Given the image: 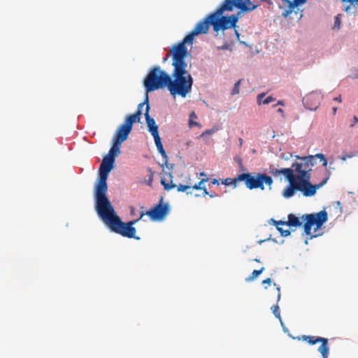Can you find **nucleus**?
<instances>
[{"label":"nucleus","mask_w":358,"mask_h":358,"mask_svg":"<svg viewBox=\"0 0 358 358\" xmlns=\"http://www.w3.org/2000/svg\"><path fill=\"white\" fill-rule=\"evenodd\" d=\"M241 80H238L235 84H234V86L233 87V90H232V92H231V94L232 95H235V94H237L239 93V87H240V84H241Z\"/></svg>","instance_id":"28"},{"label":"nucleus","mask_w":358,"mask_h":358,"mask_svg":"<svg viewBox=\"0 0 358 358\" xmlns=\"http://www.w3.org/2000/svg\"><path fill=\"white\" fill-rule=\"evenodd\" d=\"M243 144V139L242 138H239V145L241 146Z\"/></svg>","instance_id":"47"},{"label":"nucleus","mask_w":358,"mask_h":358,"mask_svg":"<svg viewBox=\"0 0 358 358\" xmlns=\"http://www.w3.org/2000/svg\"><path fill=\"white\" fill-rule=\"evenodd\" d=\"M329 354V348L327 349V353L324 355V353H321L322 358H327Z\"/></svg>","instance_id":"39"},{"label":"nucleus","mask_w":358,"mask_h":358,"mask_svg":"<svg viewBox=\"0 0 358 358\" xmlns=\"http://www.w3.org/2000/svg\"><path fill=\"white\" fill-rule=\"evenodd\" d=\"M275 224L276 225L277 229L280 231L282 236L286 237L290 235V231L288 229L285 230L283 228L279 227L280 224H277L275 222Z\"/></svg>","instance_id":"27"},{"label":"nucleus","mask_w":358,"mask_h":358,"mask_svg":"<svg viewBox=\"0 0 358 358\" xmlns=\"http://www.w3.org/2000/svg\"><path fill=\"white\" fill-rule=\"evenodd\" d=\"M263 1L264 0H224L220 5L219 12H231L234 8H237L238 10L237 13L232 14L231 16H236L238 22L242 13L255 10L261 5Z\"/></svg>","instance_id":"6"},{"label":"nucleus","mask_w":358,"mask_h":358,"mask_svg":"<svg viewBox=\"0 0 358 358\" xmlns=\"http://www.w3.org/2000/svg\"><path fill=\"white\" fill-rule=\"evenodd\" d=\"M208 180V178L201 179L198 183L192 184L191 179L189 177H188L187 180L185 182V184L182 185L180 184L178 185H176L175 184H172V182L171 184L166 183L164 180H161V183L164 186V189L166 190H170L174 187H177V189L178 192H185L187 189H189L191 188L194 189H201L204 187L202 186V184H203L205 182H207Z\"/></svg>","instance_id":"10"},{"label":"nucleus","mask_w":358,"mask_h":358,"mask_svg":"<svg viewBox=\"0 0 358 358\" xmlns=\"http://www.w3.org/2000/svg\"><path fill=\"white\" fill-rule=\"evenodd\" d=\"M357 152H356V153L351 152V153H349V154H345V155H343L341 157V160H343V161H345L347 159H348V158H352V157H355V156H357Z\"/></svg>","instance_id":"31"},{"label":"nucleus","mask_w":358,"mask_h":358,"mask_svg":"<svg viewBox=\"0 0 358 358\" xmlns=\"http://www.w3.org/2000/svg\"><path fill=\"white\" fill-rule=\"evenodd\" d=\"M200 176H206V173L204 172H201V173H200Z\"/></svg>","instance_id":"49"},{"label":"nucleus","mask_w":358,"mask_h":358,"mask_svg":"<svg viewBox=\"0 0 358 358\" xmlns=\"http://www.w3.org/2000/svg\"><path fill=\"white\" fill-rule=\"evenodd\" d=\"M172 65L173 79L159 66L150 69L143 82L147 92L167 87L172 96L179 95L183 98L190 92L193 78L188 70L174 59Z\"/></svg>","instance_id":"1"},{"label":"nucleus","mask_w":358,"mask_h":358,"mask_svg":"<svg viewBox=\"0 0 358 358\" xmlns=\"http://www.w3.org/2000/svg\"><path fill=\"white\" fill-rule=\"evenodd\" d=\"M276 293H277V303L280 301V289L279 287H276Z\"/></svg>","instance_id":"36"},{"label":"nucleus","mask_w":358,"mask_h":358,"mask_svg":"<svg viewBox=\"0 0 358 358\" xmlns=\"http://www.w3.org/2000/svg\"><path fill=\"white\" fill-rule=\"evenodd\" d=\"M272 282V280L271 278H268L262 281V284H268L271 285Z\"/></svg>","instance_id":"38"},{"label":"nucleus","mask_w":358,"mask_h":358,"mask_svg":"<svg viewBox=\"0 0 358 358\" xmlns=\"http://www.w3.org/2000/svg\"><path fill=\"white\" fill-rule=\"evenodd\" d=\"M131 131V129H129V127L122 124L117 129L115 134L113 137V139L120 143H123L124 141L127 139L128 136Z\"/></svg>","instance_id":"18"},{"label":"nucleus","mask_w":358,"mask_h":358,"mask_svg":"<svg viewBox=\"0 0 358 358\" xmlns=\"http://www.w3.org/2000/svg\"><path fill=\"white\" fill-rule=\"evenodd\" d=\"M342 3H350L352 5L357 4L358 0H341Z\"/></svg>","instance_id":"35"},{"label":"nucleus","mask_w":358,"mask_h":358,"mask_svg":"<svg viewBox=\"0 0 358 358\" xmlns=\"http://www.w3.org/2000/svg\"><path fill=\"white\" fill-rule=\"evenodd\" d=\"M336 110H337V108H333V111H334V114L336 113Z\"/></svg>","instance_id":"48"},{"label":"nucleus","mask_w":358,"mask_h":358,"mask_svg":"<svg viewBox=\"0 0 358 358\" xmlns=\"http://www.w3.org/2000/svg\"><path fill=\"white\" fill-rule=\"evenodd\" d=\"M148 171H149V178L148 180V185L151 186L152 180H153V173H154L152 171L151 169H150V168L148 169Z\"/></svg>","instance_id":"33"},{"label":"nucleus","mask_w":358,"mask_h":358,"mask_svg":"<svg viewBox=\"0 0 358 358\" xmlns=\"http://www.w3.org/2000/svg\"><path fill=\"white\" fill-rule=\"evenodd\" d=\"M196 113L192 111L190 114H189V127H193L194 126H196V127H199V128L201 127V124H199V122H194L193 120V119H195L196 118Z\"/></svg>","instance_id":"23"},{"label":"nucleus","mask_w":358,"mask_h":358,"mask_svg":"<svg viewBox=\"0 0 358 358\" xmlns=\"http://www.w3.org/2000/svg\"><path fill=\"white\" fill-rule=\"evenodd\" d=\"M311 171L301 161L294 162L290 168L278 169L270 166L269 173L274 176L280 174L284 175L289 185L284 189L282 196L285 198H290L296 192H301L306 197L314 196L317 190L322 187L327 180L329 176L318 184L313 185L310 182Z\"/></svg>","instance_id":"2"},{"label":"nucleus","mask_w":358,"mask_h":358,"mask_svg":"<svg viewBox=\"0 0 358 358\" xmlns=\"http://www.w3.org/2000/svg\"><path fill=\"white\" fill-rule=\"evenodd\" d=\"M296 157L301 161L305 165H307V167L310 169V170L313 171V167L317 164V159L319 158L320 161L322 162V166H327V160L322 153H318L315 155H308L306 157H299L296 156Z\"/></svg>","instance_id":"12"},{"label":"nucleus","mask_w":358,"mask_h":358,"mask_svg":"<svg viewBox=\"0 0 358 358\" xmlns=\"http://www.w3.org/2000/svg\"><path fill=\"white\" fill-rule=\"evenodd\" d=\"M278 105L284 106V102L282 101H278V103L273 106V107H275Z\"/></svg>","instance_id":"43"},{"label":"nucleus","mask_w":358,"mask_h":358,"mask_svg":"<svg viewBox=\"0 0 358 358\" xmlns=\"http://www.w3.org/2000/svg\"><path fill=\"white\" fill-rule=\"evenodd\" d=\"M215 132V129H207L199 136V138H203L206 135H212Z\"/></svg>","instance_id":"30"},{"label":"nucleus","mask_w":358,"mask_h":358,"mask_svg":"<svg viewBox=\"0 0 358 358\" xmlns=\"http://www.w3.org/2000/svg\"><path fill=\"white\" fill-rule=\"evenodd\" d=\"M334 101H338V102H341V96L339 95L338 96L334 98Z\"/></svg>","instance_id":"44"},{"label":"nucleus","mask_w":358,"mask_h":358,"mask_svg":"<svg viewBox=\"0 0 358 358\" xmlns=\"http://www.w3.org/2000/svg\"><path fill=\"white\" fill-rule=\"evenodd\" d=\"M264 271V267H262L259 270H254L251 275L246 279L247 281L255 280L259 275Z\"/></svg>","instance_id":"25"},{"label":"nucleus","mask_w":358,"mask_h":358,"mask_svg":"<svg viewBox=\"0 0 358 358\" xmlns=\"http://www.w3.org/2000/svg\"><path fill=\"white\" fill-rule=\"evenodd\" d=\"M211 183L213 184V185H219V180L217 179H213L211 181Z\"/></svg>","instance_id":"42"},{"label":"nucleus","mask_w":358,"mask_h":358,"mask_svg":"<svg viewBox=\"0 0 358 358\" xmlns=\"http://www.w3.org/2000/svg\"><path fill=\"white\" fill-rule=\"evenodd\" d=\"M358 123V117L356 115H354L352 120L351 121V123L350 124V127H353L355 125H356Z\"/></svg>","instance_id":"34"},{"label":"nucleus","mask_w":358,"mask_h":358,"mask_svg":"<svg viewBox=\"0 0 358 358\" xmlns=\"http://www.w3.org/2000/svg\"><path fill=\"white\" fill-rule=\"evenodd\" d=\"M210 14L206 17L199 21L192 29L196 35L200 34H206L209 29V26L211 25Z\"/></svg>","instance_id":"17"},{"label":"nucleus","mask_w":358,"mask_h":358,"mask_svg":"<svg viewBox=\"0 0 358 358\" xmlns=\"http://www.w3.org/2000/svg\"><path fill=\"white\" fill-rule=\"evenodd\" d=\"M306 221L303 225L304 233L310 235L311 227H315V230L320 229L328 220L326 210H323L317 213L306 214L302 216Z\"/></svg>","instance_id":"9"},{"label":"nucleus","mask_w":358,"mask_h":358,"mask_svg":"<svg viewBox=\"0 0 358 358\" xmlns=\"http://www.w3.org/2000/svg\"><path fill=\"white\" fill-rule=\"evenodd\" d=\"M208 196H209L210 197L213 198V197H215V196H217V194H210V193H209Z\"/></svg>","instance_id":"46"},{"label":"nucleus","mask_w":358,"mask_h":358,"mask_svg":"<svg viewBox=\"0 0 358 358\" xmlns=\"http://www.w3.org/2000/svg\"><path fill=\"white\" fill-rule=\"evenodd\" d=\"M321 99V94L314 92L307 94L303 101L308 109L315 110L320 105Z\"/></svg>","instance_id":"14"},{"label":"nucleus","mask_w":358,"mask_h":358,"mask_svg":"<svg viewBox=\"0 0 358 358\" xmlns=\"http://www.w3.org/2000/svg\"><path fill=\"white\" fill-rule=\"evenodd\" d=\"M350 8V6H347L345 10H348Z\"/></svg>","instance_id":"50"},{"label":"nucleus","mask_w":358,"mask_h":358,"mask_svg":"<svg viewBox=\"0 0 358 358\" xmlns=\"http://www.w3.org/2000/svg\"><path fill=\"white\" fill-rule=\"evenodd\" d=\"M145 104V101L138 104V109L136 111L134 114L128 115L123 123L125 126L129 127V129H132V126L134 122H140L141 120V115L142 114L141 108L143 107V106Z\"/></svg>","instance_id":"16"},{"label":"nucleus","mask_w":358,"mask_h":358,"mask_svg":"<svg viewBox=\"0 0 358 358\" xmlns=\"http://www.w3.org/2000/svg\"><path fill=\"white\" fill-rule=\"evenodd\" d=\"M303 341H307L310 345H315L317 343L320 342L322 344L318 348V351L320 353H324V355L327 353V349L329 348L328 346V339L323 337H315L313 336H302Z\"/></svg>","instance_id":"13"},{"label":"nucleus","mask_w":358,"mask_h":358,"mask_svg":"<svg viewBox=\"0 0 358 358\" xmlns=\"http://www.w3.org/2000/svg\"><path fill=\"white\" fill-rule=\"evenodd\" d=\"M146 104V109L145 113V117L148 127V131L151 133L152 136H157L158 132V126L156 124L155 120L149 115L150 106L148 103V96H146L145 99Z\"/></svg>","instance_id":"15"},{"label":"nucleus","mask_w":358,"mask_h":358,"mask_svg":"<svg viewBox=\"0 0 358 358\" xmlns=\"http://www.w3.org/2000/svg\"><path fill=\"white\" fill-rule=\"evenodd\" d=\"M95 208L99 217L111 231L124 237L139 239V237L136 236V229L133 225L144 216L145 213L143 211L140 213L139 219L125 223L116 214L110 201L95 205Z\"/></svg>","instance_id":"3"},{"label":"nucleus","mask_w":358,"mask_h":358,"mask_svg":"<svg viewBox=\"0 0 358 358\" xmlns=\"http://www.w3.org/2000/svg\"><path fill=\"white\" fill-rule=\"evenodd\" d=\"M122 143L113 139V145L111 146L108 154L105 156L107 158H110L115 161V158L120 154V146Z\"/></svg>","instance_id":"20"},{"label":"nucleus","mask_w":358,"mask_h":358,"mask_svg":"<svg viewBox=\"0 0 358 358\" xmlns=\"http://www.w3.org/2000/svg\"><path fill=\"white\" fill-rule=\"evenodd\" d=\"M115 161L110 158L103 157L99 170V180L95 185L94 198L96 205L110 201L106 196L108 190L107 179L109 173L113 169Z\"/></svg>","instance_id":"4"},{"label":"nucleus","mask_w":358,"mask_h":358,"mask_svg":"<svg viewBox=\"0 0 358 358\" xmlns=\"http://www.w3.org/2000/svg\"><path fill=\"white\" fill-rule=\"evenodd\" d=\"M265 96L264 93L259 94L257 97V102L259 105L261 104H268L275 100V99L271 96H268L266 99L263 100V98Z\"/></svg>","instance_id":"22"},{"label":"nucleus","mask_w":358,"mask_h":358,"mask_svg":"<svg viewBox=\"0 0 358 358\" xmlns=\"http://www.w3.org/2000/svg\"><path fill=\"white\" fill-rule=\"evenodd\" d=\"M238 179V176L234 178H227L224 180H222V183L228 186V185H234V187L236 186V183L238 182H240L241 181V180H237Z\"/></svg>","instance_id":"24"},{"label":"nucleus","mask_w":358,"mask_h":358,"mask_svg":"<svg viewBox=\"0 0 358 358\" xmlns=\"http://www.w3.org/2000/svg\"><path fill=\"white\" fill-rule=\"evenodd\" d=\"M220 6L212 13H210L211 26L214 31L218 32L222 30L224 31L230 29H233L234 34L235 35L237 41L241 43H245L240 40V34L237 30V17L223 15L224 12H219Z\"/></svg>","instance_id":"5"},{"label":"nucleus","mask_w":358,"mask_h":358,"mask_svg":"<svg viewBox=\"0 0 358 358\" xmlns=\"http://www.w3.org/2000/svg\"><path fill=\"white\" fill-rule=\"evenodd\" d=\"M255 261L257 262H259V259H255Z\"/></svg>","instance_id":"51"},{"label":"nucleus","mask_w":358,"mask_h":358,"mask_svg":"<svg viewBox=\"0 0 358 358\" xmlns=\"http://www.w3.org/2000/svg\"><path fill=\"white\" fill-rule=\"evenodd\" d=\"M197 35L192 30V31L187 35L182 41L174 45L171 50L173 59L176 61L186 69L187 68V64L185 62V58L187 56L188 51L185 44L187 43L192 45L194 38Z\"/></svg>","instance_id":"8"},{"label":"nucleus","mask_w":358,"mask_h":358,"mask_svg":"<svg viewBox=\"0 0 358 358\" xmlns=\"http://www.w3.org/2000/svg\"><path fill=\"white\" fill-rule=\"evenodd\" d=\"M277 112H278V113H280V114H281V115H282V117L283 118H285V113H284V110H283V109H282V108H278V110H277Z\"/></svg>","instance_id":"40"},{"label":"nucleus","mask_w":358,"mask_h":358,"mask_svg":"<svg viewBox=\"0 0 358 358\" xmlns=\"http://www.w3.org/2000/svg\"><path fill=\"white\" fill-rule=\"evenodd\" d=\"M284 3H287L289 6V2H291L290 0H282Z\"/></svg>","instance_id":"45"},{"label":"nucleus","mask_w":358,"mask_h":358,"mask_svg":"<svg viewBox=\"0 0 358 358\" xmlns=\"http://www.w3.org/2000/svg\"><path fill=\"white\" fill-rule=\"evenodd\" d=\"M277 224H281V225H289L291 227H300L301 225V222L300 221L299 218L297 217L294 214H289L288 215V221L283 222V221H274Z\"/></svg>","instance_id":"21"},{"label":"nucleus","mask_w":358,"mask_h":358,"mask_svg":"<svg viewBox=\"0 0 358 358\" xmlns=\"http://www.w3.org/2000/svg\"><path fill=\"white\" fill-rule=\"evenodd\" d=\"M201 189L203 191V196L209 194V192L207 191V189H206L205 187L203 188H202Z\"/></svg>","instance_id":"41"},{"label":"nucleus","mask_w":358,"mask_h":358,"mask_svg":"<svg viewBox=\"0 0 358 358\" xmlns=\"http://www.w3.org/2000/svg\"><path fill=\"white\" fill-rule=\"evenodd\" d=\"M152 136L154 138L155 143L157 148L162 145L161 138H160L159 134H157V136Z\"/></svg>","instance_id":"32"},{"label":"nucleus","mask_w":358,"mask_h":358,"mask_svg":"<svg viewBox=\"0 0 358 358\" xmlns=\"http://www.w3.org/2000/svg\"><path fill=\"white\" fill-rule=\"evenodd\" d=\"M271 310L273 311V313L275 316V317H277L279 320H280V313L279 306L278 304L273 305L271 307Z\"/></svg>","instance_id":"26"},{"label":"nucleus","mask_w":358,"mask_h":358,"mask_svg":"<svg viewBox=\"0 0 358 358\" xmlns=\"http://www.w3.org/2000/svg\"><path fill=\"white\" fill-rule=\"evenodd\" d=\"M157 148L158 152L162 155V156L165 159V163H166L168 161V157H167L166 153L163 148V145L159 147H157Z\"/></svg>","instance_id":"29"},{"label":"nucleus","mask_w":358,"mask_h":358,"mask_svg":"<svg viewBox=\"0 0 358 358\" xmlns=\"http://www.w3.org/2000/svg\"><path fill=\"white\" fill-rule=\"evenodd\" d=\"M307 0H293L291 2H289V6H287V8L282 12V15L285 17L290 15L296 8L298 6L304 4Z\"/></svg>","instance_id":"19"},{"label":"nucleus","mask_w":358,"mask_h":358,"mask_svg":"<svg viewBox=\"0 0 358 358\" xmlns=\"http://www.w3.org/2000/svg\"><path fill=\"white\" fill-rule=\"evenodd\" d=\"M237 180L244 181L246 187L250 189L259 188L262 190L264 189V184L271 186L273 184V179L271 176L265 173H257L256 176H252L251 173H241L238 176Z\"/></svg>","instance_id":"7"},{"label":"nucleus","mask_w":358,"mask_h":358,"mask_svg":"<svg viewBox=\"0 0 358 358\" xmlns=\"http://www.w3.org/2000/svg\"><path fill=\"white\" fill-rule=\"evenodd\" d=\"M341 24L340 19L337 17L335 20L334 27L339 28Z\"/></svg>","instance_id":"37"},{"label":"nucleus","mask_w":358,"mask_h":358,"mask_svg":"<svg viewBox=\"0 0 358 358\" xmlns=\"http://www.w3.org/2000/svg\"><path fill=\"white\" fill-rule=\"evenodd\" d=\"M169 206L168 203H163V198L160 199V203L155 206L145 215H148L152 220H159L163 219L169 212Z\"/></svg>","instance_id":"11"}]
</instances>
